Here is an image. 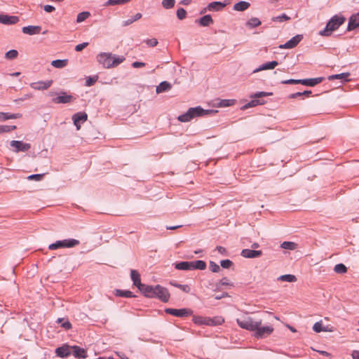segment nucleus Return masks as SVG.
I'll use <instances>...</instances> for the list:
<instances>
[{
	"label": "nucleus",
	"instance_id": "4be33fe9",
	"mask_svg": "<svg viewBox=\"0 0 359 359\" xmlns=\"http://www.w3.org/2000/svg\"><path fill=\"white\" fill-rule=\"evenodd\" d=\"M71 350H72V354L74 357L78 358H87L86 351L81 348L78 346H71Z\"/></svg>",
	"mask_w": 359,
	"mask_h": 359
},
{
	"label": "nucleus",
	"instance_id": "5fc2aeb1",
	"mask_svg": "<svg viewBox=\"0 0 359 359\" xmlns=\"http://www.w3.org/2000/svg\"><path fill=\"white\" fill-rule=\"evenodd\" d=\"M44 173L43 174H33L31 175H29L27 177V180H35V181H40L43 179L44 176Z\"/></svg>",
	"mask_w": 359,
	"mask_h": 359
},
{
	"label": "nucleus",
	"instance_id": "a19ab883",
	"mask_svg": "<svg viewBox=\"0 0 359 359\" xmlns=\"http://www.w3.org/2000/svg\"><path fill=\"white\" fill-rule=\"evenodd\" d=\"M170 285H172V286H174L175 287H177V288L182 290L183 292H184L186 293H189L190 292V290H191V288H190V287L188 285L179 284V283H177V282H175V281L170 282Z\"/></svg>",
	"mask_w": 359,
	"mask_h": 359
},
{
	"label": "nucleus",
	"instance_id": "a878e982",
	"mask_svg": "<svg viewBox=\"0 0 359 359\" xmlns=\"http://www.w3.org/2000/svg\"><path fill=\"white\" fill-rule=\"evenodd\" d=\"M250 6L248 1H241L233 5V9L237 11H244Z\"/></svg>",
	"mask_w": 359,
	"mask_h": 359
},
{
	"label": "nucleus",
	"instance_id": "7c9ffc66",
	"mask_svg": "<svg viewBox=\"0 0 359 359\" xmlns=\"http://www.w3.org/2000/svg\"><path fill=\"white\" fill-rule=\"evenodd\" d=\"M350 76V73L346 72V73H341L338 74H333L328 76V79L332 81L334 79H340L342 82L344 81H348V77Z\"/></svg>",
	"mask_w": 359,
	"mask_h": 359
},
{
	"label": "nucleus",
	"instance_id": "a18cd8bd",
	"mask_svg": "<svg viewBox=\"0 0 359 359\" xmlns=\"http://www.w3.org/2000/svg\"><path fill=\"white\" fill-rule=\"evenodd\" d=\"M290 20V18L289 16H287L285 13H283L280 15L275 16V17H273L271 18L272 21H273V22H284V21H287V20Z\"/></svg>",
	"mask_w": 359,
	"mask_h": 359
},
{
	"label": "nucleus",
	"instance_id": "dca6fc26",
	"mask_svg": "<svg viewBox=\"0 0 359 359\" xmlns=\"http://www.w3.org/2000/svg\"><path fill=\"white\" fill-rule=\"evenodd\" d=\"M57 356L60 358H67L71 355V346L65 344L55 349Z\"/></svg>",
	"mask_w": 359,
	"mask_h": 359
},
{
	"label": "nucleus",
	"instance_id": "c756f323",
	"mask_svg": "<svg viewBox=\"0 0 359 359\" xmlns=\"http://www.w3.org/2000/svg\"><path fill=\"white\" fill-rule=\"evenodd\" d=\"M171 84L169 82L164 81L161 82L156 87V91L157 93H161L171 89Z\"/></svg>",
	"mask_w": 359,
	"mask_h": 359
},
{
	"label": "nucleus",
	"instance_id": "e2e57ef3",
	"mask_svg": "<svg viewBox=\"0 0 359 359\" xmlns=\"http://www.w3.org/2000/svg\"><path fill=\"white\" fill-rule=\"evenodd\" d=\"M233 100H222L221 102L222 106L228 107L231 106L233 104Z\"/></svg>",
	"mask_w": 359,
	"mask_h": 359
},
{
	"label": "nucleus",
	"instance_id": "393cba45",
	"mask_svg": "<svg viewBox=\"0 0 359 359\" xmlns=\"http://www.w3.org/2000/svg\"><path fill=\"white\" fill-rule=\"evenodd\" d=\"M226 4L222 3L221 1H213L208 5L207 9H208L209 11H221L223 8H224Z\"/></svg>",
	"mask_w": 359,
	"mask_h": 359
},
{
	"label": "nucleus",
	"instance_id": "49530a36",
	"mask_svg": "<svg viewBox=\"0 0 359 359\" xmlns=\"http://www.w3.org/2000/svg\"><path fill=\"white\" fill-rule=\"evenodd\" d=\"M175 0H162V6L165 9H170L174 7Z\"/></svg>",
	"mask_w": 359,
	"mask_h": 359
},
{
	"label": "nucleus",
	"instance_id": "b1692460",
	"mask_svg": "<svg viewBox=\"0 0 359 359\" xmlns=\"http://www.w3.org/2000/svg\"><path fill=\"white\" fill-rule=\"evenodd\" d=\"M130 277L133 282V285H135L137 288L139 286H140V285L142 284L140 280V275L137 270L132 269L130 271Z\"/></svg>",
	"mask_w": 359,
	"mask_h": 359
},
{
	"label": "nucleus",
	"instance_id": "e433bc0d",
	"mask_svg": "<svg viewBox=\"0 0 359 359\" xmlns=\"http://www.w3.org/2000/svg\"><path fill=\"white\" fill-rule=\"evenodd\" d=\"M142 15L140 13H137L133 17L130 18V19L123 21L122 26L123 27L128 26L130 24L133 23L134 22L137 21V20L140 19L142 18Z\"/></svg>",
	"mask_w": 359,
	"mask_h": 359
},
{
	"label": "nucleus",
	"instance_id": "f257e3e1",
	"mask_svg": "<svg viewBox=\"0 0 359 359\" xmlns=\"http://www.w3.org/2000/svg\"><path fill=\"white\" fill-rule=\"evenodd\" d=\"M217 112V110L203 109L201 107L198 106L189 108L186 113L180 115L177 119L180 122L185 123L190 121L194 118L215 114Z\"/></svg>",
	"mask_w": 359,
	"mask_h": 359
},
{
	"label": "nucleus",
	"instance_id": "cd10ccee",
	"mask_svg": "<svg viewBox=\"0 0 359 359\" xmlns=\"http://www.w3.org/2000/svg\"><path fill=\"white\" fill-rule=\"evenodd\" d=\"M175 268L177 270L191 271V262H181L175 264Z\"/></svg>",
	"mask_w": 359,
	"mask_h": 359
},
{
	"label": "nucleus",
	"instance_id": "c03bdc74",
	"mask_svg": "<svg viewBox=\"0 0 359 359\" xmlns=\"http://www.w3.org/2000/svg\"><path fill=\"white\" fill-rule=\"evenodd\" d=\"M297 244L293 242L284 241L281 243L280 247L283 249L293 250L296 248Z\"/></svg>",
	"mask_w": 359,
	"mask_h": 359
},
{
	"label": "nucleus",
	"instance_id": "0e129e2a",
	"mask_svg": "<svg viewBox=\"0 0 359 359\" xmlns=\"http://www.w3.org/2000/svg\"><path fill=\"white\" fill-rule=\"evenodd\" d=\"M145 66V63L142 62H134L132 63V67L134 68H140Z\"/></svg>",
	"mask_w": 359,
	"mask_h": 359
},
{
	"label": "nucleus",
	"instance_id": "20e7f679",
	"mask_svg": "<svg viewBox=\"0 0 359 359\" xmlns=\"http://www.w3.org/2000/svg\"><path fill=\"white\" fill-rule=\"evenodd\" d=\"M346 18L343 16L334 15L327 23L325 29L319 32L321 36H330L333 31L337 30L344 22Z\"/></svg>",
	"mask_w": 359,
	"mask_h": 359
},
{
	"label": "nucleus",
	"instance_id": "864d4df0",
	"mask_svg": "<svg viewBox=\"0 0 359 359\" xmlns=\"http://www.w3.org/2000/svg\"><path fill=\"white\" fill-rule=\"evenodd\" d=\"M220 265L224 269H229L233 265V263L230 259H224L220 262Z\"/></svg>",
	"mask_w": 359,
	"mask_h": 359
},
{
	"label": "nucleus",
	"instance_id": "774afa93",
	"mask_svg": "<svg viewBox=\"0 0 359 359\" xmlns=\"http://www.w3.org/2000/svg\"><path fill=\"white\" fill-rule=\"evenodd\" d=\"M352 358L353 359H359V351H353Z\"/></svg>",
	"mask_w": 359,
	"mask_h": 359
},
{
	"label": "nucleus",
	"instance_id": "5701e85b",
	"mask_svg": "<svg viewBox=\"0 0 359 359\" xmlns=\"http://www.w3.org/2000/svg\"><path fill=\"white\" fill-rule=\"evenodd\" d=\"M278 65V62L277 61H275V60L266 62L264 64H262L261 66H259L256 69H255L253 71V73H257V72H259L262 71V70L273 69Z\"/></svg>",
	"mask_w": 359,
	"mask_h": 359
},
{
	"label": "nucleus",
	"instance_id": "2f4dec72",
	"mask_svg": "<svg viewBox=\"0 0 359 359\" xmlns=\"http://www.w3.org/2000/svg\"><path fill=\"white\" fill-rule=\"evenodd\" d=\"M22 116L20 114H9L6 112H0V120L6 121L8 119L18 118Z\"/></svg>",
	"mask_w": 359,
	"mask_h": 359
},
{
	"label": "nucleus",
	"instance_id": "0eeeda50",
	"mask_svg": "<svg viewBox=\"0 0 359 359\" xmlns=\"http://www.w3.org/2000/svg\"><path fill=\"white\" fill-rule=\"evenodd\" d=\"M273 330L274 329L271 325L262 326L261 325L257 326V329L254 330L253 336L256 339H264L271 335Z\"/></svg>",
	"mask_w": 359,
	"mask_h": 359
},
{
	"label": "nucleus",
	"instance_id": "7ed1b4c3",
	"mask_svg": "<svg viewBox=\"0 0 359 359\" xmlns=\"http://www.w3.org/2000/svg\"><path fill=\"white\" fill-rule=\"evenodd\" d=\"M125 60L123 56H116L110 53H100L97 56V61L104 68L117 67Z\"/></svg>",
	"mask_w": 359,
	"mask_h": 359
},
{
	"label": "nucleus",
	"instance_id": "79ce46f5",
	"mask_svg": "<svg viewBox=\"0 0 359 359\" xmlns=\"http://www.w3.org/2000/svg\"><path fill=\"white\" fill-rule=\"evenodd\" d=\"M90 15V13L88 11H83V12L79 13L76 18V22L81 23L82 22L85 21Z\"/></svg>",
	"mask_w": 359,
	"mask_h": 359
},
{
	"label": "nucleus",
	"instance_id": "58836bf2",
	"mask_svg": "<svg viewBox=\"0 0 359 359\" xmlns=\"http://www.w3.org/2000/svg\"><path fill=\"white\" fill-rule=\"evenodd\" d=\"M278 280H281V281L293 283L297 280V278L295 276L292 275V274H285V275H282V276H279L278 278Z\"/></svg>",
	"mask_w": 359,
	"mask_h": 359
},
{
	"label": "nucleus",
	"instance_id": "052dcab7",
	"mask_svg": "<svg viewBox=\"0 0 359 359\" xmlns=\"http://www.w3.org/2000/svg\"><path fill=\"white\" fill-rule=\"evenodd\" d=\"M219 285H230L233 286V283H229V280L226 277L223 278L222 280H220L219 283Z\"/></svg>",
	"mask_w": 359,
	"mask_h": 359
},
{
	"label": "nucleus",
	"instance_id": "4d7b16f0",
	"mask_svg": "<svg viewBox=\"0 0 359 359\" xmlns=\"http://www.w3.org/2000/svg\"><path fill=\"white\" fill-rule=\"evenodd\" d=\"M144 42L150 47H154L158 44V41L156 39H146Z\"/></svg>",
	"mask_w": 359,
	"mask_h": 359
},
{
	"label": "nucleus",
	"instance_id": "a211bd4d",
	"mask_svg": "<svg viewBox=\"0 0 359 359\" xmlns=\"http://www.w3.org/2000/svg\"><path fill=\"white\" fill-rule=\"evenodd\" d=\"M324 80L323 77L300 79V83L306 86H315Z\"/></svg>",
	"mask_w": 359,
	"mask_h": 359
},
{
	"label": "nucleus",
	"instance_id": "2eb2a0df",
	"mask_svg": "<svg viewBox=\"0 0 359 359\" xmlns=\"http://www.w3.org/2000/svg\"><path fill=\"white\" fill-rule=\"evenodd\" d=\"M88 118V115L85 112H78L73 115L72 119L74 124L79 130L81 128V123L85 122Z\"/></svg>",
	"mask_w": 359,
	"mask_h": 359
},
{
	"label": "nucleus",
	"instance_id": "c9c22d12",
	"mask_svg": "<svg viewBox=\"0 0 359 359\" xmlns=\"http://www.w3.org/2000/svg\"><path fill=\"white\" fill-rule=\"evenodd\" d=\"M68 60H55L51 62V65L55 68H63L67 65Z\"/></svg>",
	"mask_w": 359,
	"mask_h": 359
},
{
	"label": "nucleus",
	"instance_id": "37998d69",
	"mask_svg": "<svg viewBox=\"0 0 359 359\" xmlns=\"http://www.w3.org/2000/svg\"><path fill=\"white\" fill-rule=\"evenodd\" d=\"M334 271L337 273L342 274L347 271V268L344 264H337L334 266Z\"/></svg>",
	"mask_w": 359,
	"mask_h": 359
},
{
	"label": "nucleus",
	"instance_id": "6e6d98bb",
	"mask_svg": "<svg viewBox=\"0 0 359 359\" xmlns=\"http://www.w3.org/2000/svg\"><path fill=\"white\" fill-rule=\"evenodd\" d=\"M97 76L88 77L86 81V86H91L97 81Z\"/></svg>",
	"mask_w": 359,
	"mask_h": 359
},
{
	"label": "nucleus",
	"instance_id": "6e6552de",
	"mask_svg": "<svg viewBox=\"0 0 359 359\" xmlns=\"http://www.w3.org/2000/svg\"><path fill=\"white\" fill-rule=\"evenodd\" d=\"M165 312L168 314L180 318L187 317L193 314V311L188 308L180 309L168 308L165 309Z\"/></svg>",
	"mask_w": 359,
	"mask_h": 359
},
{
	"label": "nucleus",
	"instance_id": "69168bd1",
	"mask_svg": "<svg viewBox=\"0 0 359 359\" xmlns=\"http://www.w3.org/2000/svg\"><path fill=\"white\" fill-rule=\"evenodd\" d=\"M43 9L47 13H51L55 10V7L51 5H45Z\"/></svg>",
	"mask_w": 359,
	"mask_h": 359
},
{
	"label": "nucleus",
	"instance_id": "6ab92c4d",
	"mask_svg": "<svg viewBox=\"0 0 359 359\" xmlns=\"http://www.w3.org/2000/svg\"><path fill=\"white\" fill-rule=\"evenodd\" d=\"M359 27V13L351 16L348 20L347 30L352 31Z\"/></svg>",
	"mask_w": 359,
	"mask_h": 359
},
{
	"label": "nucleus",
	"instance_id": "4468645a",
	"mask_svg": "<svg viewBox=\"0 0 359 359\" xmlns=\"http://www.w3.org/2000/svg\"><path fill=\"white\" fill-rule=\"evenodd\" d=\"M20 21V18L16 15H8L0 14V23L4 25H15Z\"/></svg>",
	"mask_w": 359,
	"mask_h": 359
},
{
	"label": "nucleus",
	"instance_id": "423d86ee",
	"mask_svg": "<svg viewBox=\"0 0 359 359\" xmlns=\"http://www.w3.org/2000/svg\"><path fill=\"white\" fill-rule=\"evenodd\" d=\"M79 241L74 238L65 239L62 241H57L55 243L50 244L48 246V249L53 250H57L58 248H70L79 245Z\"/></svg>",
	"mask_w": 359,
	"mask_h": 359
},
{
	"label": "nucleus",
	"instance_id": "09e8293b",
	"mask_svg": "<svg viewBox=\"0 0 359 359\" xmlns=\"http://www.w3.org/2000/svg\"><path fill=\"white\" fill-rule=\"evenodd\" d=\"M56 322L61 323V326L67 330L72 327V324L70 322L67 320H65V318H58Z\"/></svg>",
	"mask_w": 359,
	"mask_h": 359
},
{
	"label": "nucleus",
	"instance_id": "f3484780",
	"mask_svg": "<svg viewBox=\"0 0 359 359\" xmlns=\"http://www.w3.org/2000/svg\"><path fill=\"white\" fill-rule=\"evenodd\" d=\"M241 256L245 258H256L262 255L261 250L243 249L241 253Z\"/></svg>",
	"mask_w": 359,
	"mask_h": 359
},
{
	"label": "nucleus",
	"instance_id": "8fccbe9b",
	"mask_svg": "<svg viewBox=\"0 0 359 359\" xmlns=\"http://www.w3.org/2000/svg\"><path fill=\"white\" fill-rule=\"evenodd\" d=\"M176 15L180 20H182L187 17V11L183 8H180L177 10Z\"/></svg>",
	"mask_w": 359,
	"mask_h": 359
},
{
	"label": "nucleus",
	"instance_id": "39448f33",
	"mask_svg": "<svg viewBox=\"0 0 359 359\" xmlns=\"http://www.w3.org/2000/svg\"><path fill=\"white\" fill-rule=\"evenodd\" d=\"M272 93H267V92H257L254 94H252L250 95V97L252 98V100L248 102L247 104L243 105L241 109H247L248 108L254 107L257 105H262L265 104V102L263 100H261L260 98L263 97L270 96L272 95Z\"/></svg>",
	"mask_w": 359,
	"mask_h": 359
},
{
	"label": "nucleus",
	"instance_id": "680f3d73",
	"mask_svg": "<svg viewBox=\"0 0 359 359\" xmlns=\"http://www.w3.org/2000/svg\"><path fill=\"white\" fill-rule=\"evenodd\" d=\"M211 320L212 321V323L210 325H221L224 321L222 318H216L215 319L211 318Z\"/></svg>",
	"mask_w": 359,
	"mask_h": 359
},
{
	"label": "nucleus",
	"instance_id": "ea45409f",
	"mask_svg": "<svg viewBox=\"0 0 359 359\" xmlns=\"http://www.w3.org/2000/svg\"><path fill=\"white\" fill-rule=\"evenodd\" d=\"M115 295L118 297H135L132 292L129 290H115Z\"/></svg>",
	"mask_w": 359,
	"mask_h": 359
},
{
	"label": "nucleus",
	"instance_id": "f704fd0d",
	"mask_svg": "<svg viewBox=\"0 0 359 359\" xmlns=\"http://www.w3.org/2000/svg\"><path fill=\"white\" fill-rule=\"evenodd\" d=\"M313 330L314 332L318 333L320 332H331L332 330L328 329L327 327H323L320 321L316 322L313 326Z\"/></svg>",
	"mask_w": 359,
	"mask_h": 359
},
{
	"label": "nucleus",
	"instance_id": "603ef678",
	"mask_svg": "<svg viewBox=\"0 0 359 359\" xmlns=\"http://www.w3.org/2000/svg\"><path fill=\"white\" fill-rule=\"evenodd\" d=\"M209 269L213 273H217L220 271L219 266L212 261L210 262Z\"/></svg>",
	"mask_w": 359,
	"mask_h": 359
},
{
	"label": "nucleus",
	"instance_id": "1a4fd4ad",
	"mask_svg": "<svg viewBox=\"0 0 359 359\" xmlns=\"http://www.w3.org/2000/svg\"><path fill=\"white\" fill-rule=\"evenodd\" d=\"M155 292V297L158 298V299L161 300L163 302H168L170 298V293L167 288L160 285H156V290H154Z\"/></svg>",
	"mask_w": 359,
	"mask_h": 359
},
{
	"label": "nucleus",
	"instance_id": "de8ad7c7",
	"mask_svg": "<svg viewBox=\"0 0 359 359\" xmlns=\"http://www.w3.org/2000/svg\"><path fill=\"white\" fill-rule=\"evenodd\" d=\"M18 52L16 50H10L6 53L5 57L8 60H13L18 57Z\"/></svg>",
	"mask_w": 359,
	"mask_h": 359
},
{
	"label": "nucleus",
	"instance_id": "412c9836",
	"mask_svg": "<svg viewBox=\"0 0 359 359\" xmlns=\"http://www.w3.org/2000/svg\"><path fill=\"white\" fill-rule=\"evenodd\" d=\"M41 30V26H34V25H29L27 27H23L22 29V32L24 34L29 35H34L40 33Z\"/></svg>",
	"mask_w": 359,
	"mask_h": 359
},
{
	"label": "nucleus",
	"instance_id": "bf43d9fd",
	"mask_svg": "<svg viewBox=\"0 0 359 359\" xmlns=\"http://www.w3.org/2000/svg\"><path fill=\"white\" fill-rule=\"evenodd\" d=\"M88 45V42H84L80 44H78L75 46V50L77 52H80L82 50H83L86 47H87Z\"/></svg>",
	"mask_w": 359,
	"mask_h": 359
},
{
	"label": "nucleus",
	"instance_id": "9d476101",
	"mask_svg": "<svg viewBox=\"0 0 359 359\" xmlns=\"http://www.w3.org/2000/svg\"><path fill=\"white\" fill-rule=\"evenodd\" d=\"M303 35L297 34L287 41L285 43L280 45L279 48L290 49L296 47L297 44L302 40Z\"/></svg>",
	"mask_w": 359,
	"mask_h": 359
},
{
	"label": "nucleus",
	"instance_id": "aec40b11",
	"mask_svg": "<svg viewBox=\"0 0 359 359\" xmlns=\"http://www.w3.org/2000/svg\"><path fill=\"white\" fill-rule=\"evenodd\" d=\"M53 83L52 80L46 81L35 82L30 84V86L35 90H46Z\"/></svg>",
	"mask_w": 359,
	"mask_h": 359
},
{
	"label": "nucleus",
	"instance_id": "473e14b6",
	"mask_svg": "<svg viewBox=\"0 0 359 359\" xmlns=\"http://www.w3.org/2000/svg\"><path fill=\"white\" fill-rule=\"evenodd\" d=\"M198 21L199 24L203 27H207L213 23V20L210 15H205L203 16Z\"/></svg>",
	"mask_w": 359,
	"mask_h": 359
},
{
	"label": "nucleus",
	"instance_id": "338daca9",
	"mask_svg": "<svg viewBox=\"0 0 359 359\" xmlns=\"http://www.w3.org/2000/svg\"><path fill=\"white\" fill-rule=\"evenodd\" d=\"M301 96H302V92H297V93L289 95L288 98L289 99H295V98H297Z\"/></svg>",
	"mask_w": 359,
	"mask_h": 359
},
{
	"label": "nucleus",
	"instance_id": "f8f14e48",
	"mask_svg": "<svg viewBox=\"0 0 359 359\" xmlns=\"http://www.w3.org/2000/svg\"><path fill=\"white\" fill-rule=\"evenodd\" d=\"M11 147L15 148V152L27 151L31 148V144L29 143H24L22 141L12 140L10 142Z\"/></svg>",
	"mask_w": 359,
	"mask_h": 359
},
{
	"label": "nucleus",
	"instance_id": "9b49d317",
	"mask_svg": "<svg viewBox=\"0 0 359 359\" xmlns=\"http://www.w3.org/2000/svg\"><path fill=\"white\" fill-rule=\"evenodd\" d=\"M138 290L148 298H154L155 297V292L156 286L148 285L145 284H142L139 286Z\"/></svg>",
	"mask_w": 359,
	"mask_h": 359
},
{
	"label": "nucleus",
	"instance_id": "13d9d810",
	"mask_svg": "<svg viewBox=\"0 0 359 359\" xmlns=\"http://www.w3.org/2000/svg\"><path fill=\"white\" fill-rule=\"evenodd\" d=\"M281 83L283 84H299L300 83V79H287L281 81Z\"/></svg>",
	"mask_w": 359,
	"mask_h": 359
},
{
	"label": "nucleus",
	"instance_id": "f03ea898",
	"mask_svg": "<svg viewBox=\"0 0 359 359\" xmlns=\"http://www.w3.org/2000/svg\"><path fill=\"white\" fill-rule=\"evenodd\" d=\"M259 313H255L253 316H242L236 320L238 325L243 329L254 332L257 327L262 324V319L259 316Z\"/></svg>",
	"mask_w": 359,
	"mask_h": 359
},
{
	"label": "nucleus",
	"instance_id": "c85d7f7f",
	"mask_svg": "<svg viewBox=\"0 0 359 359\" xmlns=\"http://www.w3.org/2000/svg\"><path fill=\"white\" fill-rule=\"evenodd\" d=\"M193 321L198 325H210L212 323L211 318H204L201 316H194Z\"/></svg>",
	"mask_w": 359,
	"mask_h": 359
},
{
	"label": "nucleus",
	"instance_id": "ddd939ff",
	"mask_svg": "<svg viewBox=\"0 0 359 359\" xmlns=\"http://www.w3.org/2000/svg\"><path fill=\"white\" fill-rule=\"evenodd\" d=\"M74 100L72 95H67L65 92H61L60 95L53 98V102L55 104H66L72 102Z\"/></svg>",
	"mask_w": 359,
	"mask_h": 359
},
{
	"label": "nucleus",
	"instance_id": "4c0bfd02",
	"mask_svg": "<svg viewBox=\"0 0 359 359\" xmlns=\"http://www.w3.org/2000/svg\"><path fill=\"white\" fill-rule=\"evenodd\" d=\"M131 0H108L104 3L105 6H115V5H123Z\"/></svg>",
	"mask_w": 359,
	"mask_h": 359
},
{
	"label": "nucleus",
	"instance_id": "bb28decb",
	"mask_svg": "<svg viewBox=\"0 0 359 359\" xmlns=\"http://www.w3.org/2000/svg\"><path fill=\"white\" fill-rule=\"evenodd\" d=\"M191 270H205L206 269V263L203 260H196L191 262Z\"/></svg>",
	"mask_w": 359,
	"mask_h": 359
},
{
	"label": "nucleus",
	"instance_id": "72a5a7b5",
	"mask_svg": "<svg viewBox=\"0 0 359 359\" xmlns=\"http://www.w3.org/2000/svg\"><path fill=\"white\" fill-rule=\"evenodd\" d=\"M262 24L260 20L257 18H252L246 22V26L248 28H255L259 26Z\"/></svg>",
	"mask_w": 359,
	"mask_h": 359
},
{
	"label": "nucleus",
	"instance_id": "3c124183",
	"mask_svg": "<svg viewBox=\"0 0 359 359\" xmlns=\"http://www.w3.org/2000/svg\"><path fill=\"white\" fill-rule=\"evenodd\" d=\"M16 129L15 126H0V133H8Z\"/></svg>",
	"mask_w": 359,
	"mask_h": 359
}]
</instances>
